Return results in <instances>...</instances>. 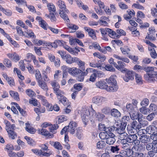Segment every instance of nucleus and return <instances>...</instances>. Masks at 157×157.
<instances>
[{"instance_id":"1","label":"nucleus","mask_w":157,"mask_h":157,"mask_svg":"<svg viewBox=\"0 0 157 157\" xmlns=\"http://www.w3.org/2000/svg\"><path fill=\"white\" fill-rule=\"evenodd\" d=\"M95 113V111L92 107L89 109H85L82 110L81 117L85 125L87 124V123L90 120L92 121L93 120Z\"/></svg>"},{"instance_id":"2","label":"nucleus","mask_w":157,"mask_h":157,"mask_svg":"<svg viewBox=\"0 0 157 157\" xmlns=\"http://www.w3.org/2000/svg\"><path fill=\"white\" fill-rule=\"evenodd\" d=\"M57 4L59 8V14L60 17L64 20L65 22L67 24L70 22V20L66 13H69V11L67 10L64 2L61 0H59Z\"/></svg>"},{"instance_id":"3","label":"nucleus","mask_w":157,"mask_h":157,"mask_svg":"<svg viewBox=\"0 0 157 157\" xmlns=\"http://www.w3.org/2000/svg\"><path fill=\"white\" fill-rule=\"evenodd\" d=\"M154 67H147L143 68V70L147 73L144 75V78L149 82H153L155 81L157 78V72L154 71Z\"/></svg>"},{"instance_id":"4","label":"nucleus","mask_w":157,"mask_h":157,"mask_svg":"<svg viewBox=\"0 0 157 157\" xmlns=\"http://www.w3.org/2000/svg\"><path fill=\"white\" fill-rule=\"evenodd\" d=\"M99 136L102 140H105L107 144L109 145L113 144L116 141L115 136L113 133H110L109 135L106 132H100Z\"/></svg>"},{"instance_id":"5","label":"nucleus","mask_w":157,"mask_h":157,"mask_svg":"<svg viewBox=\"0 0 157 157\" xmlns=\"http://www.w3.org/2000/svg\"><path fill=\"white\" fill-rule=\"evenodd\" d=\"M106 101L105 98L99 96L95 97L92 99L93 102L98 105H101Z\"/></svg>"},{"instance_id":"6","label":"nucleus","mask_w":157,"mask_h":157,"mask_svg":"<svg viewBox=\"0 0 157 157\" xmlns=\"http://www.w3.org/2000/svg\"><path fill=\"white\" fill-rule=\"evenodd\" d=\"M92 70L94 71L95 70H94L92 68H87L85 71H82V72L80 74H78V80L80 82L83 81L84 79V76L86 75L88 73L91 72Z\"/></svg>"},{"instance_id":"7","label":"nucleus","mask_w":157,"mask_h":157,"mask_svg":"<svg viewBox=\"0 0 157 157\" xmlns=\"http://www.w3.org/2000/svg\"><path fill=\"white\" fill-rule=\"evenodd\" d=\"M131 119L132 120H135L138 119V121L142 117V115L137 112L136 110L129 113Z\"/></svg>"},{"instance_id":"8","label":"nucleus","mask_w":157,"mask_h":157,"mask_svg":"<svg viewBox=\"0 0 157 157\" xmlns=\"http://www.w3.org/2000/svg\"><path fill=\"white\" fill-rule=\"evenodd\" d=\"M68 132L71 134L75 133V128L77 127V124L75 122L71 121L69 123V125Z\"/></svg>"},{"instance_id":"9","label":"nucleus","mask_w":157,"mask_h":157,"mask_svg":"<svg viewBox=\"0 0 157 157\" xmlns=\"http://www.w3.org/2000/svg\"><path fill=\"white\" fill-rule=\"evenodd\" d=\"M82 71L76 67H73L70 68L68 69V73L74 76H77L78 74H80Z\"/></svg>"},{"instance_id":"10","label":"nucleus","mask_w":157,"mask_h":157,"mask_svg":"<svg viewBox=\"0 0 157 157\" xmlns=\"http://www.w3.org/2000/svg\"><path fill=\"white\" fill-rule=\"evenodd\" d=\"M126 72L123 77L124 80L126 82H128L130 80L134 79V74L132 71H126Z\"/></svg>"},{"instance_id":"11","label":"nucleus","mask_w":157,"mask_h":157,"mask_svg":"<svg viewBox=\"0 0 157 157\" xmlns=\"http://www.w3.org/2000/svg\"><path fill=\"white\" fill-rule=\"evenodd\" d=\"M6 56L10 59L16 62L18 61L20 59L18 55L15 52L7 54Z\"/></svg>"},{"instance_id":"12","label":"nucleus","mask_w":157,"mask_h":157,"mask_svg":"<svg viewBox=\"0 0 157 157\" xmlns=\"http://www.w3.org/2000/svg\"><path fill=\"white\" fill-rule=\"evenodd\" d=\"M38 131L39 134L42 135L48 136L49 138H52L53 136L52 134L50 133L45 128H42L41 129H38Z\"/></svg>"},{"instance_id":"13","label":"nucleus","mask_w":157,"mask_h":157,"mask_svg":"<svg viewBox=\"0 0 157 157\" xmlns=\"http://www.w3.org/2000/svg\"><path fill=\"white\" fill-rule=\"evenodd\" d=\"M139 140L140 142L144 145L150 142V138L149 136L144 135L141 136L139 138Z\"/></svg>"},{"instance_id":"14","label":"nucleus","mask_w":157,"mask_h":157,"mask_svg":"<svg viewBox=\"0 0 157 157\" xmlns=\"http://www.w3.org/2000/svg\"><path fill=\"white\" fill-rule=\"evenodd\" d=\"M32 151L36 155L40 156H49L50 154L49 153L42 152L41 150H38L36 149H32Z\"/></svg>"},{"instance_id":"15","label":"nucleus","mask_w":157,"mask_h":157,"mask_svg":"<svg viewBox=\"0 0 157 157\" xmlns=\"http://www.w3.org/2000/svg\"><path fill=\"white\" fill-rule=\"evenodd\" d=\"M38 85L39 87L44 91L47 92L48 90V88L47 83L44 81L40 80L37 82Z\"/></svg>"},{"instance_id":"16","label":"nucleus","mask_w":157,"mask_h":157,"mask_svg":"<svg viewBox=\"0 0 157 157\" xmlns=\"http://www.w3.org/2000/svg\"><path fill=\"white\" fill-rule=\"evenodd\" d=\"M84 29L88 32L89 36L93 39L94 40L96 39V37L95 35V33L94 30L88 27H84Z\"/></svg>"},{"instance_id":"17","label":"nucleus","mask_w":157,"mask_h":157,"mask_svg":"<svg viewBox=\"0 0 157 157\" xmlns=\"http://www.w3.org/2000/svg\"><path fill=\"white\" fill-rule=\"evenodd\" d=\"M147 132L149 134H152L155 133H157V128L154 125H150L146 128Z\"/></svg>"},{"instance_id":"18","label":"nucleus","mask_w":157,"mask_h":157,"mask_svg":"<svg viewBox=\"0 0 157 157\" xmlns=\"http://www.w3.org/2000/svg\"><path fill=\"white\" fill-rule=\"evenodd\" d=\"M118 89V87L116 84H109V86L107 85L106 90L107 91L112 92L116 91Z\"/></svg>"},{"instance_id":"19","label":"nucleus","mask_w":157,"mask_h":157,"mask_svg":"<svg viewBox=\"0 0 157 157\" xmlns=\"http://www.w3.org/2000/svg\"><path fill=\"white\" fill-rule=\"evenodd\" d=\"M76 57H72L69 54H67L64 59L66 62L68 64H71L75 62Z\"/></svg>"},{"instance_id":"20","label":"nucleus","mask_w":157,"mask_h":157,"mask_svg":"<svg viewBox=\"0 0 157 157\" xmlns=\"http://www.w3.org/2000/svg\"><path fill=\"white\" fill-rule=\"evenodd\" d=\"M96 85L99 88L106 90L107 85L105 81H99L96 83Z\"/></svg>"},{"instance_id":"21","label":"nucleus","mask_w":157,"mask_h":157,"mask_svg":"<svg viewBox=\"0 0 157 157\" xmlns=\"http://www.w3.org/2000/svg\"><path fill=\"white\" fill-rule=\"evenodd\" d=\"M25 125V129L27 132L32 134H33L35 133L36 132V129L31 127L30 124L29 123H26Z\"/></svg>"},{"instance_id":"22","label":"nucleus","mask_w":157,"mask_h":157,"mask_svg":"<svg viewBox=\"0 0 157 157\" xmlns=\"http://www.w3.org/2000/svg\"><path fill=\"white\" fill-rule=\"evenodd\" d=\"M37 98L41 100L42 104L44 106L47 107H49L50 106V104L45 99V98L41 95H38L37 96Z\"/></svg>"},{"instance_id":"23","label":"nucleus","mask_w":157,"mask_h":157,"mask_svg":"<svg viewBox=\"0 0 157 157\" xmlns=\"http://www.w3.org/2000/svg\"><path fill=\"white\" fill-rule=\"evenodd\" d=\"M117 63L118 64V66L119 67L118 68H117V69L121 71L122 72H123L124 71L125 72L128 71L126 68H124L123 69L125 65V64L123 62L121 61H117Z\"/></svg>"},{"instance_id":"24","label":"nucleus","mask_w":157,"mask_h":157,"mask_svg":"<svg viewBox=\"0 0 157 157\" xmlns=\"http://www.w3.org/2000/svg\"><path fill=\"white\" fill-rule=\"evenodd\" d=\"M24 36L27 38H31L32 39L36 38V36L33 32L31 30L25 32Z\"/></svg>"},{"instance_id":"25","label":"nucleus","mask_w":157,"mask_h":157,"mask_svg":"<svg viewBox=\"0 0 157 157\" xmlns=\"http://www.w3.org/2000/svg\"><path fill=\"white\" fill-rule=\"evenodd\" d=\"M102 113L98 112L96 113L95 112V113L94 114V117L96 119L99 121H102L105 117V116L103 114H102Z\"/></svg>"},{"instance_id":"26","label":"nucleus","mask_w":157,"mask_h":157,"mask_svg":"<svg viewBox=\"0 0 157 157\" xmlns=\"http://www.w3.org/2000/svg\"><path fill=\"white\" fill-rule=\"evenodd\" d=\"M121 125L120 126V127L117 128L116 129V131L119 135L125 132L124 130L126 125V124L125 123L123 124L121 123Z\"/></svg>"},{"instance_id":"27","label":"nucleus","mask_w":157,"mask_h":157,"mask_svg":"<svg viewBox=\"0 0 157 157\" xmlns=\"http://www.w3.org/2000/svg\"><path fill=\"white\" fill-rule=\"evenodd\" d=\"M64 48L67 50L69 52L71 53V54H73L75 55H77L78 54V53L73 50L72 48H70L69 46L67 45L64 44H63V46Z\"/></svg>"},{"instance_id":"28","label":"nucleus","mask_w":157,"mask_h":157,"mask_svg":"<svg viewBox=\"0 0 157 157\" xmlns=\"http://www.w3.org/2000/svg\"><path fill=\"white\" fill-rule=\"evenodd\" d=\"M126 109L128 112L129 113L133 111L134 110H137V109L134 107L130 103H128L126 105Z\"/></svg>"},{"instance_id":"29","label":"nucleus","mask_w":157,"mask_h":157,"mask_svg":"<svg viewBox=\"0 0 157 157\" xmlns=\"http://www.w3.org/2000/svg\"><path fill=\"white\" fill-rule=\"evenodd\" d=\"M116 77V75H111L109 79H106V82L108 85L117 83V81L115 80Z\"/></svg>"},{"instance_id":"30","label":"nucleus","mask_w":157,"mask_h":157,"mask_svg":"<svg viewBox=\"0 0 157 157\" xmlns=\"http://www.w3.org/2000/svg\"><path fill=\"white\" fill-rule=\"evenodd\" d=\"M63 41L59 40H56L52 43V47L56 48L58 46H63Z\"/></svg>"},{"instance_id":"31","label":"nucleus","mask_w":157,"mask_h":157,"mask_svg":"<svg viewBox=\"0 0 157 157\" xmlns=\"http://www.w3.org/2000/svg\"><path fill=\"white\" fill-rule=\"evenodd\" d=\"M137 137L136 135H129L126 138V140L128 143H133L135 140L137 139Z\"/></svg>"},{"instance_id":"32","label":"nucleus","mask_w":157,"mask_h":157,"mask_svg":"<svg viewBox=\"0 0 157 157\" xmlns=\"http://www.w3.org/2000/svg\"><path fill=\"white\" fill-rule=\"evenodd\" d=\"M148 109L149 110L150 113L151 112H152L153 113L157 114V106L154 104L151 103L150 104Z\"/></svg>"},{"instance_id":"33","label":"nucleus","mask_w":157,"mask_h":157,"mask_svg":"<svg viewBox=\"0 0 157 157\" xmlns=\"http://www.w3.org/2000/svg\"><path fill=\"white\" fill-rule=\"evenodd\" d=\"M110 113L112 116L115 117H119L121 116L120 112L118 110L115 109H111Z\"/></svg>"},{"instance_id":"34","label":"nucleus","mask_w":157,"mask_h":157,"mask_svg":"<svg viewBox=\"0 0 157 157\" xmlns=\"http://www.w3.org/2000/svg\"><path fill=\"white\" fill-rule=\"evenodd\" d=\"M58 99L59 100V103L61 102L65 106H68L69 105L68 101L67 99L65 97L62 96L60 98H58Z\"/></svg>"},{"instance_id":"35","label":"nucleus","mask_w":157,"mask_h":157,"mask_svg":"<svg viewBox=\"0 0 157 157\" xmlns=\"http://www.w3.org/2000/svg\"><path fill=\"white\" fill-rule=\"evenodd\" d=\"M113 57L116 59L121 60L123 62L126 63H128L129 62V59L125 57H121L119 56L118 55L115 54H114L113 55Z\"/></svg>"},{"instance_id":"36","label":"nucleus","mask_w":157,"mask_h":157,"mask_svg":"<svg viewBox=\"0 0 157 157\" xmlns=\"http://www.w3.org/2000/svg\"><path fill=\"white\" fill-rule=\"evenodd\" d=\"M111 111V109L107 106H105L101 109V113L105 115L109 114L110 113Z\"/></svg>"},{"instance_id":"37","label":"nucleus","mask_w":157,"mask_h":157,"mask_svg":"<svg viewBox=\"0 0 157 157\" xmlns=\"http://www.w3.org/2000/svg\"><path fill=\"white\" fill-rule=\"evenodd\" d=\"M121 50L124 55H128L130 49L127 46H125L120 48Z\"/></svg>"},{"instance_id":"38","label":"nucleus","mask_w":157,"mask_h":157,"mask_svg":"<svg viewBox=\"0 0 157 157\" xmlns=\"http://www.w3.org/2000/svg\"><path fill=\"white\" fill-rule=\"evenodd\" d=\"M106 145V144L105 142L100 141L98 142L96 144L97 147L98 149H103L104 148Z\"/></svg>"},{"instance_id":"39","label":"nucleus","mask_w":157,"mask_h":157,"mask_svg":"<svg viewBox=\"0 0 157 157\" xmlns=\"http://www.w3.org/2000/svg\"><path fill=\"white\" fill-rule=\"evenodd\" d=\"M107 31H108V34L110 37L113 38H117V35L115 31L110 29H107Z\"/></svg>"},{"instance_id":"40","label":"nucleus","mask_w":157,"mask_h":157,"mask_svg":"<svg viewBox=\"0 0 157 157\" xmlns=\"http://www.w3.org/2000/svg\"><path fill=\"white\" fill-rule=\"evenodd\" d=\"M90 66L93 67H97L98 68L101 67V65L99 63H97L96 62L95 60H93L91 62L89 63Z\"/></svg>"},{"instance_id":"41","label":"nucleus","mask_w":157,"mask_h":157,"mask_svg":"<svg viewBox=\"0 0 157 157\" xmlns=\"http://www.w3.org/2000/svg\"><path fill=\"white\" fill-rule=\"evenodd\" d=\"M127 129L128 132L130 135H136V133L137 132L136 128L130 126L127 127Z\"/></svg>"},{"instance_id":"42","label":"nucleus","mask_w":157,"mask_h":157,"mask_svg":"<svg viewBox=\"0 0 157 157\" xmlns=\"http://www.w3.org/2000/svg\"><path fill=\"white\" fill-rule=\"evenodd\" d=\"M10 95L14 99L17 100L19 99V94L17 92L10 90L9 91Z\"/></svg>"},{"instance_id":"43","label":"nucleus","mask_w":157,"mask_h":157,"mask_svg":"<svg viewBox=\"0 0 157 157\" xmlns=\"http://www.w3.org/2000/svg\"><path fill=\"white\" fill-rule=\"evenodd\" d=\"M139 110L141 113L144 115H147L150 113L148 108H147L145 106H143L140 108Z\"/></svg>"},{"instance_id":"44","label":"nucleus","mask_w":157,"mask_h":157,"mask_svg":"<svg viewBox=\"0 0 157 157\" xmlns=\"http://www.w3.org/2000/svg\"><path fill=\"white\" fill-rule=\"evenodd\" d=\"M75 62L77 63L80 67H82V69L83 70H84V66L85 63L81 61L80 59L76 57Z\"/></svg>"},{"instance_id":"45","label":"nucleus","mask_w":157,"mask_h":157,"mask_svg":"<svg viewBox=\"0 0 157 157\" xmlns=\"http://www.w3.org/2000/svg\"><path fill=\"white\" fill-rule=\"evenodd\" d=\"M47 6L49 12H51L52 11L53 12L56 11V8L55 6L52 3H48Z\"/></svg>"},{"instance_id":"46","label":"nucleus","mask_w":157,"mask_h":157,"mask_svg":"<svg viewBox=\"0 0 157 157\" xmlns=\"http://www.w3.org/2000/svg\"><path fill=\"white\" fill-rule=\"evenodd\" d=\"M51 84L52 87L54 91L57 89H59V85L58 82L56 81H52Z\"/></svg>"},{"instance_id":"47","label":"nucleus","mask_w":157,"mask_h":157,"mask_svg":"<svg viewBox=\"0 0 157 157\" xmlns=\"http://www.w3.org/2000/svg\"><path fill=\"white\" fill-rule=\"evenodd\" d=\"M76 136L79 140H81L82 138V133L81 130L79 128H78L77 129Z\"/></svg>"},{"instance_id":"48","label":"nucleus","mask_w":157,"mask_h":157,"mask_svg":"<svg viewBox=\"0 0 157 157\" xmlns=\"http://www.w3.org/2000/svg\"><path fill=\"white\" fill-rule=\"evenodd\" d=\"M35 76L37 82L41 80V75L39 70H36L35 71Z\"/></svg>"},{"instance_id":"49","label":"nucleus","mask_w":157,"mask_h":157,"mask_svg":"<svg viewBox=\"0 0 157 157\" xmlns=\"http://www.w3.org/2000/svg\"><path fill=\"white\" fill-rule=\"evenodd\" d=\"M58 121L57 122V123L59 124L65 121H66L67 120V117H65L64 116H58L57 117Z\"/></svg>"},{"instance_id":"50","label":"nucleus","mask_w":157,"mask_h":157,"mask_svg":"<svg viewBox=\"0 0 157 157\" xmlns=\"http://www.w3.org/2000/svg\"><path fill=\"white\" fill-rule=\"evenodd\" d=\"M8 132L10 137L12 139H14L17 137V135L14 131L11 130H9L7 131Z\"/></svg>"},{"instance_id":"51","label":"nucleus","mask_w":157,"mask_h":157,"mask_svg":"<svg viewBox=\"0 0 157 157\" xmlns=\"http://www.w3.org/2000/svg\"><path fill=\"white\" fill-rule=\"evenodd\" d=\"M16 29L17 32V33L20 36H24L25 32L22 31V29L18 26H17Z\"/></svg>"},{"instance_id":"52","label":"nucleus","mask_w":157,"mask_h":157,"mask_svg":"<svg viewBox=\"0 0 157 157\" xmlns=\"http://www.w3.org/2000/svg\"><path fill=\"white\" fill-rule=\"evenodd\" d=\"M82 85L81 83L76 84L74 86V88L75 91H77L78 92L82 89Z\"/></svg>"},{"instance_id":"53","label":"nucleus","mask_w":157,"mask_h":157,"mask_svg":"<svg viewBox=\"0 0 157 157\" xmlns=\"http://www.w3.org/2000/svg\"><path fill=\"white\" fill-rule=\"evenodd\" d=\"M136 2L137 3L133 4L132 6L140 10H143L144 9V7L143 6L139 4L138 2Z\"/></svg>"},{"instance_id":"54","label":"nucleus","mask_w":157,"mask_h":157,"mask_svg":"<svg viewBox=\"0 0 157 157\" xmlns=\"http://www.w3.org/2000/svg\"><path fill=\"white\" fill-rule=\"evenodd\" d=\"M3 63L7 67H10L11 66V62L8 59H4Z\"/></svg>"},{"instance_id":"55","label":"nucleus","mask_w":157,"mask_h":157,"mask_svg":"<svg viewBox=\"0 0 157 157\" xmlns=\"http://www.w3.org/2000/svg\"><path fill=\"white\" fill-rule=\"evenodd\" d=\"M115 128L113 127H111L108 128H107L105 132H106L108 135L110 134V133H113V132L114 131Z\"/></svg>"},{"instance_id":"56","label":"nucleus","mask_w":157,"mask_h":157,"mask_svg":"<svg viewBox=\"0 0 157 157\" xmlns=\"http://www.w3.org/2000/svg\"><path fill=\"white\" fill-rule=\"evenodd\" d=\"M26 93L29 97H31L36 95V94L32 90L28 89L26 90Z\"/></svg>"},{"instance_id":"57","label":"nucleus","mask_w":157,"mask_h":157,"mask_svg":"<svg viewBox=\"0 0 157 157\" xmlns=\"http://www.w3.org/2000/svg\"><path fill=\"white\" fill-rule=\"evenodd\" d=\"M54 91V92L56 94V95L58 96V98H59V96L61 98L62 97V96H63L62 95V94H63V91H61L59 89H57Z\"/></svg>"},{"instance_id":"58","label":"nucleus","mask_w":157,"mask_h":157,"mask_svg":"<svg viewBox=\"0 0 157 157\" xmlns=\"http://www.w3.org/2000/svg\"><path fill=\"white\" fill-rule=\"evenodd\" d=\"M149 103V100L147 98H145L142 100L140 103V105L142 106H147L148 105Z\"/></svg>"},{"instance_id":"59","label":"nucleus","mask_w":157,"mask_h":157,"mask_svg":"<svg viewBox=\"0 0 157 157\" xmlns=\"http://www.w3.org/2000/svg\"><path fill=\"white\" fill-rule=\"evenodd\" d=\"M54 147L56 149L59 150H61L63 149V147L61 144L58 142H56L53 145Z\"/></svg>"},{"instance_id":"60","label":"nucleus","mask_w":157,"mask_h":157,"mask_svg":"<svg viewBox=\"0 0 157 157\" xmlns=\"http://www.w3.org/2000/svg\"><path fill=\"white\" fill-rule=\"evenodd\" d=\"M17 4L27 6V2L25 0H14Z\"/></svg>"},{"instance_id":"61","label":"nucleus","mask_w":157,"mask_h":157,"mask_svg":"<svg viewBox=\"0 0 157 157\" xmlns=\"http://www.w3.org/2000/svg\"><path fill=\"white\" fill-rule=\"evenodd\" d=\"M34 63V65L37 67H40L38 61L37 60L35 56H33L32 59Z\"/></svg>"},{"instance_id":"62","label":"nucleus","mask_w":157,"mask_h":157,"mask_svg":"<svg viewBox=\"0 0 157 157\" xmlns=\"http://www.w3.org/2000/svg\"><path fill=\"white\" fill-rule=\"evenodd\" d=\"M40 24L41 25V27L44 30H46L47 29L48 26L47 23L44 20L41 21V22Z\"/></svg>"},{"instance_id":"63","label":"nucleus","mask_w":157,"mask_h":157,"mask_svg":"<svg viewBox=\"0 0 157 157\" xmlns=\"http://www.w3.org/2000/svg\"><path fill=\"white\" fill-rule=\"evenodd\" d=\"M105 68L107 71H115V69L110 65L108 64L105 66Z\"/></svg>"},{"instance_id":"64","label":"nucleus","mask_w":157,"mask_h":157,"mask_svg":"<svg viewBox=\"0 0 157 157\" xmlns=\"http://www.w3.org/2000/svg\"><path fill=\"white\" fill-rule=\"evenodd\" d=\"M119 150L120 148H119V146H112L110 150L113 152L117 153Z\"/></svg>"}]
</instances>
